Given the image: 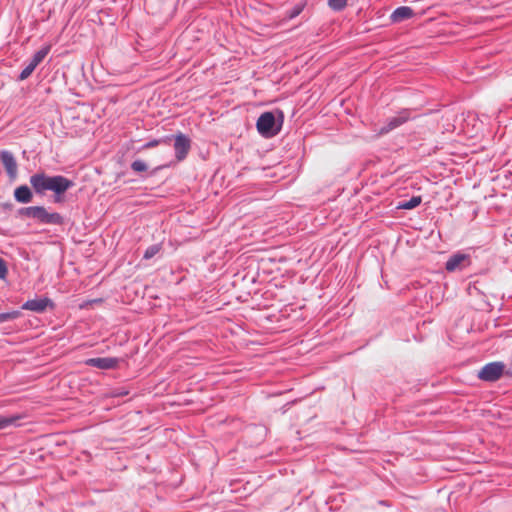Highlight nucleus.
Masks as SVG:
<instances>
[{
  "label": "nucleus",
  "instance_id": "13",
  "mask_svg": "<svg viewBox=\"0 0 512 512\" xmlns=\"http://www.w3.org/2000/svg\"><path fill=\"white\" fill-rule=\"evenodd\" d=\"M49 51H50V46L49 45L44 46L43 48H41L34 54V56L30 62L37 67L43 61V59L47 56Z\"/></svg>",
  "mask_w": 512,
  "mask_h": 512
},
{
  "label": "nucleus",
  "instance_id": "23",
  "mask_svg": "<svg viewBox=\"0 0 512 512\" xmlns=\"http://www.w3.org/2000/svg\"><path fill=\"white\" fill-rule=\"evenodd\" d=\"M159 144H160V140H152V141H150V142L146 143V144L143 146V148H145V149H147V148H152V147H155V146H157V145H159Z\"/></svg>",
  "mask_w": 512,
  "mask_h": 512
},
{
  "label": "nucleus",
  "instance_id": "18",
  "mask_svg": "<svg viewBox=\"0 0 512 512\" xmlns=\"http://www.w3.org/2000/svg\"><path fill=\"white\" fill-rule=\"evenodd\" d=\"M20 316V313L18 311H11L7 313H1L0 314V323L14 320Z\"/></svg>",
  "mask_w": 512,
  "mask_h": 512
},
{
  "label": "nucleus",
  "instance_id": "3",
  "mask_svg": "<svg viewBox=\"0 0 512 512\" xmlns=\"http://www.w3.org/2000/svg\"><path fill=\"white\" fill-rule=\"evenodd\" d=\"M504 368L502 362L488 363L478 372V377L484 381H496L503 375Z\"/></svg>",
  "mask_w": 512,
  "mask_h": 512
},
{
  "label": "nucleus",
  "instance_id": "15",
  "mask_svg": "<svg viewBox=\"0 0 512 512\" xmlns=\"http://www.w3.org/2000/svg\"><path fill=\"white\" fill-rule=\"evenodd\" d=\"M19 419L18 416H5L0 415V430L5 429L13 424Z\"/></svg>",
  "mask_w": 512,
  "mask_h": 512
},
{
  "label": "nucleus",
  "instance_id": "19",
  "mask_svg": "<svg viewBox=\"0 0 512 512\" xmlns=\"http://www.w3.org/2000/svg\"><path fill=\"white\" fill-rule=\"evenodd\" d=\"M36 66L32 64L31 62L22 70L20 73L19 79L25 80L27 79L35 70Z\"/></svg>",
  "mask_w": 512,
  "mask_h": 512
},
{
  "label": "nucleus",
  "instance_id": "7",
  "mask_svg": "<svg viewBox=\"0 0 512 512\" xmlns=\"http://www.w3.org/2000/svg\"><path fill=\"white\" fill-rule=\"evenodd\" d=\"M470 265V257L463 253H456L452 255L445 264L447 271H455Z\"/></svg>",
  "mask_w": 512,
  "mask_h": 512
},
{
  "label": "nucleus",
  "instance_id": "9",
  "mask_svg": "<svg viewBox=\"0 0 512 512\" xmlns=\"http://www.w3.org/2000/svg\"><path fill=\"white\" fill-rule=\"evenodd\" d=\"M48 306H53V302L49 298H37L26 301L22 309L29 310L37 313L44 312Z\"/></svg>",
  "mask_w": 512,
  "mask_h": 512
},
{
  "label": "nucleus",
  "instance_id": "10",
  "mask_svg": "<svg viewBox=\"0 0 512 512\" xmlns=\"http://www.w3.org/2000/svg\"><path fill=\"white\" fill-rule=\"evenodd\" d=\"M414 14L415 13L412 8L408 6H401L393 11L390 19L393 23H400L404 20L412 18Z\"/></svg>",
  "mask_w": 512,
  "mask_h": 512
},
{
  "label": "nucleus",
  "instance_id": "12",
  "mask_svg": "<svg viewBox=\"0 0 512 512\" xmlns=\"http://www.w3.org/2000/svg\"><path fill=\"white\" fill-rule=\"evenodd\" d=\"M14 197L19 203H29L32 200V192L29 187L22 185L15 189Z\"/></svg>",
  "mask_w": 512,
  "mask_h": 512
},
{
  "label": "nucleus",
  "instance_id": "17",
  "mask_svg": "<svg viewBox=\"0 0 512 512\" xmlns=\"http://www.w3.org/2000/svg\"><path fill=\"white\" fill-rule=\"evenodd\" d=\"M161 250V245L160 244H154V245H151L149 246L146 251L144 252V258L145 259H151L152 257H154L157 253H159V251Z\"/></svg>",
  "mask_w": 512,
  "mask_h": 512
},
{
  "label": "nucleus",
  "instance_id": "14",
  "mask_svg": "<svg viewBox=\"0 0 512 512\" xmlns=\"http://www.w3.org/2000/svg\"><path fill=\"white\" fill-rule=\"evenodd\" d=\"M421 201L422 199L420 196H414L410 200L400 203L398 208L410 210L420 205Z\"/></svg>",
  "mask_w": 512,
  "mask_h": 512
},
{
  "label": "nucleus",
  "instance_id": "4",
  "mask_svg": "<svg viewBox=\"0 0 512 512\" xmlns=\"http://www.w3.org/2000/svg\"><path fill=\"white\" fill-rule=\"evenodd\" d=\"M257 130L263 136H273L278 130L274 129L275 117L272 112H265L257 120Z\"/></svg>",
  "mask_w": 512,
  "mask_h": 512
},
{
  "label": "nucleus",
  "instance_id": "22",
  "mask_svg": "<svg viewBox=\"0 0 512 512\" xmlns=\"http://www.w3.org/2000/svg\"><path fill=\"white\" fill-rule=\"evenodd\" d=\"M7 273H8V270H7L6 263L2 258H0V279H5Z\"/></svg>",
  "mask_w": 512,
  "mask_h": 512
},
{
  "label": "nucleus",
  "instance_id": "5",
  "mask_svg": "<svg viewBox=\"0 0 512 512\" xmlns=\"http://www.w3.org/2000/svg\"><path fill=\"white\" fill-rule=\"evenodd\" d=\"M119 359L114 357H97L85 360L87 366L96 367L102 370L115 369L119 365Z\"/></svg>",
  "mask_w": 512,
  "mask_h": 512
},
{
  "label": "nucleus",
  "instance_id": "11",
  "mask_svg": "<svg viewBox=\"0 0 512 512\" xmlns=\"http://www.w3.org/2000/svg\"><path fill=\"white\" fill-rule=\"evenodd\" d=\"M408 114L406 112L400 113L398 116L391 118L386 126H383L380 130V134H386L391 130L397 128L408 120Z\"/></svg>",
  "mask_w": 512,
  "mask_h": 512
},
{
  "label": "nucleus",
  "instance_id": "21",
  "mask_svg": "<svg viewBox=\"0 0 512 512\" xmlns=\"http://www.w3.org/2000/svg\"><path fill=\"white\" fill-rule=\"evenodd\" d=\"M131 168L135 171V172H144L147 170V165L145 162H143L142 160H136L134 161L132 164H131Z\"/></svg>",
  "mask_w": 512,
  "mask_h": 512
},
{
  "label": "nucleus",
  "instance_id": "20",
  "mask_svg": "<svg viewBox=\"0 0 512 512\" xmlns=\"http://www.w3.org/2000/svg\"><path fill=\"white\" fill-rule=\"evenodd\" d=\"M302 10H303V5L298 4L295 7H293L290 11H287L285 17L287 19H293V18L297 17L302 12Z\"/></svg>",
  "mask_w": 512,
  "mask_h": 512
},
{
  "label": "nucleus",
  "instance_id": "2",
  "mask_svg": "<svg viewBox=\"0 0 512 512\" xmlns=\"http://www.w3.org/2000/svg\"><path fill=\"white\" fill-rule=\"evenodd\" d=\"M20 214L29 218H35L45 224H60L62 217L58 213H49L42 206H31L22 208Z\"/></svg>",
  "mask_w": 512,
  "mask_h": 512
},
{
  "label": "nucleus",
  "instance_id": "1",
  "mask_svg": "<svg viewBox=\"0 0 512 512\" xmlns=\"http://www.w3.org/2000/svg\"><path fill=\"white\" fill-rule=\"evenodd\" d=\"M30 184L38 194H43L46 191L54 192L57 196L56 201H59V196L64 194L74 185L71 180L64 176H48L45 173H36L32 175L30 177Z\"/></svg>",
  "mask_w": 512,
  "mask_h": 512
},
{
  "label": "nucleus",
  "instance_id": "8",
  "mask_svg": "<svg viewBox=\"0 0 512 512\" xmlns=\"http://www.w3.org/2000/svg\"><path fill=\"white\" fill-rule=\"evenodd\" d=\"M0 157L8 176L11 179H15L18 173V165L13 154L9 151H3Z\"/></svg>",
  "mask_w": 512,
  "mask_h": 512
},
{
  "label": "nucleus",
  "instance_id": "6",
  "mask_svg": "<svg viewBox=\"0 0 512 512\" xmlns=\"http://www.w3.org/2000/svg\"><path fill=\"white\" fill-rule=\"evenodd\" d=\"M174 149L178 161H182L190 150V140L187 136L180 133L175 136Z\"/></svg>",
  "mask_w": 512,
  "mask_h": 512
},
{
  "label": "nucleus",
  "instance_id": "16",
  "mask_svg": "<svg viewBox=\"0 0 512 512\" xmlns=\"http://www.w3.org/2000/svg\"><path fill=\"white\" fill-rule=\"evenodd\" d=\"M348 0H329L328 6L334 11H340L346 7Z\"/></svg>",
  "mask_w": 512,
  "mask_h": 512
}]
</instances>
